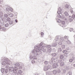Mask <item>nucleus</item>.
I'll return each mask as SVG.
<instances>
[{
	"label": "nucleus",
	"mask_w": 75,
	"mask_h": 75,
	"mask_svg": "<svg viewBox=\"0 0 75 75\" xmlns=\"http://www.w3.org/2000/svg\"><path fill=\"white\" fill-rule=\"evenodd\" d=\"M18 73L19 74H21L23 73V71L21 70H19L18 71Z\"/></svg>",
	"instance_id": "nucleus-16"
},
{
	"label": "nucleus",
	"mask_w": 75,
	"mask_h": 75,
	"mask_svg": "<svg viewBox=\"0 0 75 75\" xmlns=\"http://www.w3.org/2000/svg\"><path fill=\"white\" fill-rule=\"evenodd\" d=\"M10 11H13V9L12 8H10Z\"/></svg>",
	"instance_id": "nucleus-54"
},
{
	"label": "nucleus",
	"mask_w": 75,
	"mask_h": 75,
	"mask_svg": "<svg viewBox=\"0 0 75 75\" xmlns=\"http://www.w3.org/2000/svg\"><path fill=\"white\" fill-rule=\"evenodd\" d=\"M43 43L41 42L39 45V47L36 46L35 47V49L32 51V55L30 56L29 58L31 61V63L34 64L35 62V59H37V57L40 56V54L39 52H41L42 48H43Z\"/></svg>",
	"instance_id": "nucleus-1"
},
{
	"label": "nucleus",
	"mask_w": 75,
	"mask_h": 75,
	"mask_svg": "<svg viewBox=\"0 0 75 75\" xmlns=\"http://www.w3.org/2000/svg\"><path fill=\"white\" fill-rule=\"evenodd\" d=\"M57 72V71L55 70L53 71V72L54 74H56Z\"/></svg>",
	"instance_id": "nucleus-27"
},
{
	"label": "nucleus",
	"mask_w": 75,
	"mask_h": 75,
	"mask_svg": "<svg viewBox=\"0 0 75 75\" xmlns=\"http://www.w3.org/2000/svg\"><path fill=\"white\" fill-rule=\"evenodd\" d=\"M19 74H18V73H15V75H19Z\"/></svg>",
	"instance_id": "nucleus-56"
},
{
	"label": "nucleus",
	"mask_w": 75,
	"mask_h": 75,
	"mask_svg": "<svg viewBox=\"0 0 75 75\" xmlns=\"http://www.w3.org/2000/svg\"><path fill=\"white\" fill-rule=\"evenodd\" d=\"M57 44H58V42H54V43L53 42L52 44V46L53 47H56L57 45Z\"/></svg>",
	"instance_id": "nucleus-11"
},
{
	"label": "nucleus",
	"mask_w": 75,
	"mask_h": 75,
	"mask_svg": "<svg viewBox=\"0 0 75 75\" xmlns=\"http://www.w3.org/2000/svg\"><path fill=\"white\" fill-rule=\"evenodd\" d=\"M72 58L74 59V60H75V56L74 55H73L72 57Z\"/></svg>",
	"instance_id": "nucleus-47"
},
{
	"label": "nucleus",
	"mask_w": 75,
	"mask_h": 75,
	"mask_svg": "<svg viewBox=\"0 0 75 75\" xmlns=\"http://www.w3.org/2000/svg\"><path fill=\"white\" fill-rule=\"evenodd\" d=\"M15 65L16 67H19L20 66V64L18 63H17L15 64Z\"/></svg>",
	"instance_id": "nucleus-21"
},
{
	"label": "nucleus",
	"mask_w": 75,
	"mask_h": 75,
	"mask_svg": "<svg viewBox=\"0 0 75 75\" xmlns=\"http://www.w3.org/2000/svg\"><path fill=\"white\" fill-rule=\"evenodd\" d=\"M57 71L58 72V73H60V72H61V70L59 69H58Z\"/></svg>",
	"instance_id": "nucleus-52"
},
{
	"label": "nucleus",
	"mask_w": 75,
	"mask_h": 75,
	"mask_svg": "<svg viewBox=\"0 0 75 75\" xmlns=\"http://www.w3.org/2000/svg\"><path fill=\"white\" fill-rule=\"evenodd\" d=\"M66 45H62V48L63 49H64V48H65V47H66Z\"/></svg>",
	"instance_id": "nucleus-31"
},
{
	"label": "nucleus",
	"mask_w": 75,
	"mask_h": 75,
	"mask_svg": "<svg viewBox=\"0 0 75 75\" xmlns=\"http://www.w3.org/2000/svg\"><path fill=\"white\" fill-rule=\"evenodd\" d=\"M14 69H14L13 71V72L14 73V74H16V73H17V70H16V69H18V68H17V67H16L15 66V67H14Z\"/></svg>",
	"instance_id": "nucleus-12"
},
{
	"label": "nucleus",
	"mask_w": 75,
	"mask_h": 75,
	"mask_svg": "<svg viewBox=\"0 0 75 75\" xmlns=\"http://www.w3.org/2000/svg\"><path fill=\"white\" fill-rule=\"evenodd\" d=\"M4 71V69L3 68H1V73H3Z\"/></svg>",
	"instance_id": "nucleus-26"
},
{
	"label": "nucleus",
	"mask_w": 75,
	"mask_h": 75,
	"mask_svg": "<svg viewBox=\"0 0 75 75\" xmlns=\"http://www.w3.org/2000/svg\"><path fill=\"white\" fill-rule=\"evenodd\" d=\"M5 68H6V69H7L9 68V66H8V65H6Z\"/></svg>",
	"instance_id": "nucleus-44"
},
{
	"label": "nucleus",
	"mask_w": 75,
	"mask_h": 75,
	"mask_svg": "<svg viewBox=\"0 0 75 75\" xmlns=\"http://www.w3.org/2000/svg\"><path fill=\"white\" fill-rule=\"evenodd\" d=\"M61 8H58V11H57V13L58 14L57 15V17L58 18H61L62 17V14H61Z\"/></svg>",
	"instance_id": "nucleus-4"
},
{
	"label": "nucleus",
	"mask_w": 75,
	"mask_h": 75,
	"mask_svg": "<svg viewBox=\"0 0 75 75\" xmlns=\"http://www.w3.org/2000/svg\"><path fill=\"white\" fill-rule=\"evenodd\" d=\"M72 71H70L68 72V74H67V75H68V74H69V75H72Z\"/></svg>",
	"instance_id": "nucleus-25"
},
{
	"label": "nucleus",
	"mask_w": 75,
	"mask_h": 75,
	"mask_svg": "<svg viewBox=\"0 0 75 75\" xmlns=\"http://www.w3.org/2000/svg\"><path fill=\"white\" fill-rule=\"evenodd\" d=\"M48 64V61H45V65H47V64Z\"/></svg>",
	"instance_id": "nucleus-36"
},
{
	"label": "nucleus",
	"mask_w": 75,
	"mask_h": 75,
	"mask_svg": "<svg viewBox=\"0 0 75 75\" xmlns=\"http://www.w3.org/2000/svg\"><path fill=\"white\" fill-rule=\"evenodd\" d=\"M69 22H71V21H72V19H69Z\"/></svg>",
	"instance_id": "nucleus-51"
},
{
	"label": "nucleus",
	"mask_w": 75,
	"mask_h": 75,
	"mask_svg": "<svg viewBox=\"0 0 75 75\" xmlns=\"http://www.w3.org/2000/svg\"><path fill=\"white\" fill-rule=\"evenodd\" d=\"M8 26V23H6L5 25V27H7Z\"/></svg>",
	"instance_id": "nucleus-32"
},
{
	"label": "nucleus",
	"mask_w": 75,
	"mask_h": 75,
	"mask_svg": "<svg viewBox=\"0 0 75 75\" xmlns=\"http://www.w3.org/2000/svg\"><path fill=\"white\" fill-rule=\"evenodd\" d=\"M74 38L75 40V35H74Z\"/></svg>",
	"instance_id": "nucleus-61"
},
{
	"label": "nucleus",
	"mask_w": 75,
	"mask_h": 75,
	"mask_svg": "<svg viewBox=\"0 0 75 75\" xmlns=\"http://www.w3.org/2000/svg\"><path fill=\"white\" fill-rule=\"evenodd\" d=\"M13 21H9V23L10 24H13Z\"/></svg>",
	"instance_id": "nucleus-38"
},
{
	"label": "nucleus",
	"mask_w": 75,
	"mask_h": 75,
	"mask_svg": "<svg viewBox=\"0 0 75 75\" xmlns=\"http://www.w3.org/2000/svg\"><path fill=\"white\" fill-rule=\"evenodd\" d=\"M73 30H74V29H73V28H70L69 29V30H70V32L72 31Z\"/></svg>",
	"instance_id": "nucleus-41"
},
{
	"label": "nucleus",
	"mask_w": 75,
	"mask_h": 75,
	"mask_svg": "<svg viewBox=\"0 0 75 75\" xmlns=\"http://www.w3.org/2000/svg\"><path fill=\"white\" fill-rule=\"evenodd\" d=\"M72 18H73V19H74V18H75V14H73L72 15Z\"/></svg>",
	"instance_id": "nucleus-43"
},
{
	"label": "nucleus",
	"mask_w": 75,
	"mask_h": 75,
	"mask_svg": "<svg viewBox=\"0 0 75 75\" xmlns=\"http://www.w3.org/2000/svg\"><path fill=\"white\" fill-rule=\"evenodd\" d=\"M73 33H74L75 34V31H73Z\"/></svg>",
	"instance_id": "nucleus-63"
},
{
	"label": "nucleus",
	"mask_w": 75,
	"mask_h": 75,
	"mask_svg": "<svg viewBox=\"0 0 75 75\" xmlns=\"http://www.w3.org/2000/svg\"><path fill=\"white\" fill-rule=\"evenodd\" d=\"M6 20H5V21L6 22H5V23H6L7 22V21H10V20H11V19L10 18H7V19H6Z\"/></svg>",
	"instance_id": "nucleus-17"
},
{
	"label": "nucleus",
	"mask_w": 75,
	"mask_h": 75,
	"mask_svg": "<svg viewBox=\"0 0 75 75\" xmlns=\"http://www.w3.org/2000/svg\"><path fill=\"white\" fill-rule=\"evenodd\" d=\"M8 72V70H7V69H5V73H7Z\"/></svg>",
	"instance_id": "nucleus-48"
},
{
	"label": "nucleus",
	"mask_w": 75,
	"mask_h": 75,
	"mask_svg": "<svg viewBox=\"0 0 75 75\" xmlns=\"http://www.w3.org/2000/svg\"><path fill=\"white\" fill-rule=\"evenodd\" d=\"M74 66L75 67V64H74Z\"/></svg>",
	"instance_id": "nucleus-62"
},
{
	"label": "nucleus",
	"mask_w": 75,
	"mask_h": 75,
	"mask_svg": "<svg viewBox=\"0 0 75 75\" xmlns=\"http://www.w3.org/2000/svg\"><path fill=\"white\" fill-rule=\"evenodd\" d=\"M64 15H65V16H68V13L67 11H66L64 12Z\"/></svg>",
	"instance_id": "nucleus-23"
},
{
	"label": "nucleus",
	"mask_w": 75,
	"mask_h": 75,
	"mask_svg": "<svg viewBox=\"0 0 75 75\" xmlns=\"http://www.w3.org/2000/svg\"><path fill=\"white\" fill-rule=\"evenodd\" d=\"M52 66L54 68H56L58 67V64L57 63H54L53 64Z\"/></svg>",
	"instance_id": "nucleus-7"
},
{
	"label": "nucleus",
	"mask_w": 75,
	"mask_h": 75,
	"mask_svg": "<svg viewBox=\"0 0 75 75\" xmlns=\"http://www.w3.org/2000/svg\"><path fill=\"white\" fill-rule=\"evenodd\" d=\"M4 16L6 18H7V17H8V15H7V14H4Z\"/></svg>",
	"instance_id": "nucleus-45"
},
{
	"label": "nucleus",
	"mask_w": 75,
	"mask_h": 75,
	"mask_svg": "<svg viewBox=\"0 0 75 75\" xmlns=\"http://www.w3.org/2000/svg\"><path fill=\"white\" fill-rule=\"evenodd\" d=\"M9 70L10 72H13L14 71V68L12 67H10L9 68Z\"/></svg>",
	"instance_id": "nucleus-10"
},
{
	"label": "nucleus",
	"mask_w": 75,
	"mask_h": 75,
	"mask_svg": "<svg viewBox=\"0 0 75 75\" xmlns=\"http://www.w3.org/2000/svg\"><path fill=\"white\" fill-rule=\"evenodd\" d=\"M20 75H23L22 74H20Z\"/></svg>",
	"instance_id": "nucleus-64"
},
{
	"label": "nucleus",
	"mask_w": 75,
	"mask_h": 75,
	"mask_svg": "<svg viewBox=\"0 0 75 75\" xmlns=\"http://www.w3.org/2000/svg\"><path fill=\"white\" fill-rule=\"evenodd\" d=\"M58 50L59 51H62V49L60 47H59L58 48Z\"/></svg>",
	"instance_id": "nucleus-42"
},
{
	"label": "nucleus",
	"mask_w": 75,
	"mask_h": 75,
	"mask_svg": "<svg viewBox=\"0 0 75 75\" xmlns=\"http://www.w3.org/2000/svg\"><path fill=\"white\" fill-rule=\"evenodd\" d=\"M44 71H48V66H45L44 67Z\"/></svg>",
	"instance_id": "nucleus-14"
},
{
	"label": "nucleus",
	"mask_w": 75,
	"mask_h": 75,
	"mask_svg": "<svg viewBox=\"0 0 75 75\" xmlns=\"http://www.w3.org/2000/svg\"><path fill=\"white\" fill-rule=\"evenodd\" d=\"M54 50H55V49H53L52 50L53 52H54Z\"/></svg>",
	"instance_id": "nucleus-59"
},
{
	"label": "nucleus",
	"mask_w": 75,
	"mask_h": 75,
	"mask_svg": "<svg viewBox=\"0 0 75 75\" xmlns=\"http://www.w3.org/2000/svg\"><path fill=\"white\" fill-rule=\"evenodd\" d=\"M62 52H63V54H66V55H68V51H67V50H63Z\"/></svg>",
	"instance_id": "nucleus-9"
},
{
	"label": "nucleus",
	"mask_w": 75,
	"mask_h": 75,
	"mask_svg": "<svg viewBox=\"0 0 75 75\" xmlns=\"http://www.w3.org/2000/svg\"><path fill=\"white\" fill-rule=\"evenodd\" d=\"M51 45H46V47L48 48L47 49H49V48H51Z\"/></svg>",
	"instance_id": "nucleus-19"
},
{
	"label": "nucleus",
	"mask_w": 75,
	"mask_h": 75,
	"mask_svg": "<svg viewBox=\"0 0 75 75\" xmlns=\"http://www.w3.org/2000/svg\"><path fill=\"white\" fill-rule=\"evenodd\" d=\"M51 51V48H50L49 49H47V52H49V53H50Z\"/></svg>",
	"instance_id": "nucleus-22"
},
{
	"label": "nucleus",
	"mask_w": 75,
	"mask_h": 75,
	"mask_svg": "<svg viewBox=\"0 0 75 75\" xmlns=\"http://www.w3.org/2000/svg\"><path fill=\"white\" fill-rule=\"evenodd\" d=\"M6 18H4V19H1V18H0V24H1V25L2 26L4 25V23H5V22H6ZM3 21V22H2Z\"/></svg>",
	"instance_id": "nucleus-5"
},
{
	"label": "nucleus",
	"mask_w": 75,
	"mask_h": 75,
	"mask_svg": "<svg viewBox=\"0 0 75 75\" xmlns=\"http://www.w3.org/2000/svg\"><path fill=\"white\" fill-rule=\"evenodd\" d=\"M62 18H63L64 20H67V18H66L64 16H63V17H62Z\"/></svg>",
	"instance_id": "nucleus-28"
},
{
	"label": "nucleus",
	"mask_w": 75,
	"mask_h": 75,
	"mask_svg": "<svg viewBox=\"0 0 75 75\" xmlns=\"http://www.w3.org/2000/svg\"><path fill=\"white\" fill-rule=\"evenodd\" d=\"M51 55L53 57H55L57 55V54L55 53H53Z\"/></svg>",
	"instance_id": "nucleus-18"
},
{
	"label": "nucleus",
	"mask_w": 75,
	"mask_h": 75,
	"mask_svg": "<svg viewBox=\"0 0 75 75\" xmlns=\"http://www.w3.org/2000/svg\"><path fill=\"white\" fill-rule=\"evenodd\" d=\"M70 11L71 13H72V14L73 13H74V11H73V10H70Z\"/></svg>",
	"instance_id": "nucleus-55"
},
{
	"label": "nucleus",
	"mask_w": 75,
	"mask_h": 75,
	"mask_svg": "<svg viewBox=\"0 0 75 75\" xmlns=\"http://www.w3.org/2000/svg\"><path fill=\"white\" fill-rule=\"evenodd\" d=\"M54 41H55V42H56L57 43L58 42H59V45H61L62 44V42H64V39L63 37H61L59 40V38L58 37V36H57L54 40Z\"/></svg>",
	"instance_id": "nucleus-2"
},
{
	"label": "nucleus",
	"mask_w": 75,
	"mask_h": 75,
	"mask_svg": "<svg viewBox=\"0 0 75 75\" xmlns=\"http://www.w3.org/2000/svg\"><path fill=\"white\" fill-rule=\"evenodd\" d=\"M67 44H71V42L69 40H68L67 41H66Z\"/></svg>",
	"instance_id": "nucleus-20"
},
{
	"label": "nucleus",
	"mask_w": 75,
	"mask_h": 75,
	"mask_svg": "<svg viewBox=\"0 0 75 75\" xmlns=\"http://www.w3.org/2000/svg\"><path fill=\"white\" fill-rule=\"evenodd\" d=\"M65 6H66V8H67V9H69L70 8V6L68 4H66L65 5Z\"/></svg>",
	"instance_id": "nucleus-15"
},
{
	"label": "nucleus",
	"mask_w": 75,
	"mask_h": 75,
	"mask_svg": "<svg viewBox=\"0 0 75 75\" xmlns=\"http://www.w3.org/2000/svg\"><path fill=\"white\" fill-rule=\"evenodd\" d=\"M63 73H64V74H65L66 73V70L65 69H64L63 70Z\"/></svg>",
	"instance_id": "nucleus-49"
},
{
	"label": "nucleus",
	"mask_w": 75,
	"mask_h": 75,
	"mask_svg": "<svg viewBox=\"0 0 75 75\" xmlns=\"http://www.w3.org/2000/svg\"><path fill=\"white\" fill-rule=\"evenodd\" d=\"M1 26L0 25V29L1 30Z\"/></svg>",
	"instance_id": "nucleus-60"
},
{
	"label": "nucleus",
	"mask_w": 75,
	"mask_h": 75,
	"mask_svg": "<svg viewBox=\"0 0 75 75\" xmlns=\"http://www.w3.org/2000/svg\"><path fill=\"white\" fill-rule=\"evenodd\" d=\"M57 23H60L61 22V20H60L59 19H58L57 20Z\"/></svg>",
	"instance_id": "nucleus-34"
},
{
	"label": "nucleus",
	"mask_w": 75,
	"mask_h": 75,
	"mask_svg": "<svg viewBox=\"0 0 75 75\" xmlns=\"http://www.w3.org/2000/svg\"><path fill=\"white\" fill-rule=\"evenodd\" d=\"M62 24H63V25H64V24H65V21H62Z\"/></svg>",
	"instance_id": "nucleus-50"
},
{
	"label": "nucleus",
	"mask_w": 75,
	"mask_h": 75,
	"mask_svg": "<svg viewBox=\"0 0 75 75\" xmlns=\"http://www.w3.org/2000/svg\"><path fill=\"white\" fill-rule=\"evenodd\" d=\"M41 37H43V35H44V33H43V32H41Z\"/></svg>",
	"instance_id": "nucleus-33"
},
{
	"label": "nucleus",
	"mask_w": 75,
	"mask_h": 75,
	"mask_svg": "<svg viewBox=\"0 0 75 75\" xmlns=\"http://www.w3.org/2000/svg\"><path fill=\"white\" fill-rule=\"evenodd\" d=\"M72 61H73V59H69V62H72Z\"/></svg>",
	"instance_id": "nucleus-37"
},
{
	"label": "nucleus",
	"mask_w": 75,
	"mask_h": 75,
	"mask_svg": "<svg viewBox=\"0 0 75 75\" xmlns=\"http://www.w3.org/2000/svg\"><path fill=\"white\" fill-rule=\"evenodd\" d=\"M6 11H10V9H9V8H6Z\"/></svg>",
	"instance_id": "nucleus-40"
},
{
	"label": "nucleus",
	"mask_w": 75,
	"mask_h": 75,
	"mask_svg": "<svg viewBox=\"0 0 75 75\" xmlns=\"http://www.w3.org/2000/svg\"><path fill=\"white\" fill-rule=\"evenodd\" d=\"M24 64L23 63H21V64L20 65V66L19 67V69H23V68H24Z\"/></svg>",
	"instance_id": "nucleus-8"
},
{
	"label": "nucleus",
	"mask_w": 75,
	"mask_h": 75,
	"mask_svg": "<svg viewBox=\"0 0 75 75\" xmlns=\"http://www.w3.org/2000/svg\"><path fill=\"white\" fill-rule=\"evenodd\" d=\"M2 15H3V13L2 12H0V16L1 17L2 16Z\"/></svg>",
	"instance_id": "nucleus-46"
},
{
	"label": "nucleus",
	"mask_w": 75,
	"mask_h": 75,
	"mask_svg": "<svg viewBox=\"0 0 75 75\" xmlns=\"http://www.w3.org/2000/svg\"><path fill=\"white\" fill-rule=\"evenodd\" d=\"M69 19H72V16H69Z\"/></svg>",
	"instance_id": "nucleus-57"
},
{
	"label": "nucleus",
	"mask_w": 75,
	"mask_h": 75,
	"mask_svg": "<svg viewBox=\"0 0 75 75\" xmlns=\"http://www.w3.org/2000/svg\"><path fill=\"white\" fill-rule=\"evenodd\" d=\"M5 61L2 62V65H10V61L8 59L5 58L4 59Z\"/></svg>",
	"instance_id": "nucleus-3"
},
{
	"label": "nucleus",
	"mask_w": 75,
	"mask_h": 75,
	"mask_svg": "<svg viewBox=\"0 0 75 75\" xmlns=\"http://www.w3.org/2000/svg\"><path fill=\"white\" fill-rule=\"evenodd\" d=\"M15 21V22H16V23H17V20L16 19Z\"/></svg>",
	"instance_id": "nucleus-58"
},
{
	"label": "nucleus",
	"mask_w": 75,
	"mask_h": 75,
	"mask_svg": "<svg viewBox=\"0 0 75 75\" xmlns=\"http://www.w3.org/2000/svg\"><path fill=\"white\" fill-rule=\"evenodd\" d=\"M46 51V50H45V49L44 48L42 49V51H43V52H45Z\"/></svg>",
	"instance_id": "nucleus-39"
},
{
	"label": "nucleus",
	"mask_w": 75,
	"mask_h": 75,
	"mask_svg": "<svg viewBox=\"0 0 75 75\" xmlns=\"http://www.w3.org/2000/svg\"><path fill=\"white\" fill-rule=\"evenodd\" d=\"M64 39H67L68 40V38H69V37H68V36H65L64 37Z\"/></svg>",
	"instance_id": "nucleus-30"
},
{
	"label": "nucleus",
	"mask_w": 75,
	"mask_h": 75,
	"mask_svg": "<svg viewBox=\"0 0 75 75\" xmlns=\"http://www.w3.org/2000/svg\"><path fill=\"white\" fill-rule=\"evenodd\" d=\"M3 3V0H0V4H2Z\"/></svg>",
	"instance_id": "nucleus-53"
},
{
	"label": "nucleus",
	"mask_w": 75,
	"mask_h": 75,
	"mask_svg": "<svg viewBox=\"0 0 75 75\" xmlns=\"http://www.w3.org/2000/svg\"><path fill=\"white\" fill-rule=\"evenodd\" d=\"M1 30H3L4 31L5 30V28L4 27H2L1 28Z\"/></svg>",
	"instance_id": "nucleus-35"
},
{
	"label": "nucleus",
	"mask_w": 75,
	"mask_h": 75,
	"mask_svg": "<svg viewBox=\"0 0 75 75\" xmlns=\"http://www.w3.org/2000/svg\"><path fill=\"white\" fill-rule=\"evenodd\" d=\"M58 62L60 64V65L61 67H64L65 65V63L64 62L62 61V60H59Z\"/></svg>",
	"instance_id": "nucleus-6"
},
{
	"label": "nucleus",
	"mask_w": 75,
	"mask_h": 75,
	"mask_svg": "<svg viewBox=\"0 0 75 75\" xmlns=\"http://www.w3.org/2000/svg\"><path fill=\"white\" fill-rule=\"evenodd\" d=\"M64 56L62 55H61L60 56V59H63L64 58Z\"/></svg>",
	"instance_id": "nucleus-24"
},
{
	"label": "nucleus",
	"mask_w": 75,
	"mask_h": 75,
	"mask_svg": "<svg viewBox=\"0 0 75 75\" xmlns=\"http://www.w3.org/2000/svg\"><path fill=\"white\" fill-rule=\"evenodd\" d=\"M47 67L48 69H50V68H51V66L50 65H48L47 66Z\"/></svg>",
	"instance_id": "nucleus-29"
},
{
	"label": "nucleus",
	"mask_w": 75,
	"mask_h": 75,
	"mask_svg": "<svg viewBox=\"0 0 75 75\" xmlns=\"http://www.w3.org/2000/svg\"><path fill=\"white\" fill-rule=\"evenodd\" d=\"M8 16H9V17H13L14 16V15L13 14L11 13H8Z\"/></svg>",
	"instance_id": "nucleus-13"
}]
</instances>
